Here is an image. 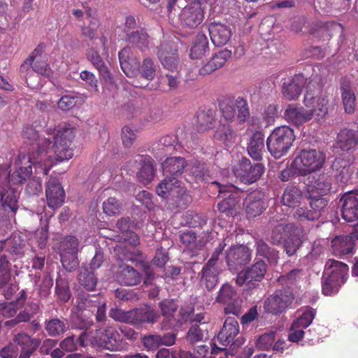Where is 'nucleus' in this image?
<instances>
[{"instance_id":"nucleus-1","label":"nucleus","mask_w":358,"mask_h":358,"mask_svg":"<svg viewBox=\"0 0 358 358\" xmlns=\"http://www.w3.org/2000/svg\"><path fill=\"white\" fill-rule=\"evenodd\" d=\"M48 137L40 138L38 132L32 125H26L22 131V136L30 143L36 151L32 152L38 158L44 159L43 174L48 175L52 166V161L62 162L72 158L71 147L75 137L74 128L66 125L58 129L49 127L45 131Z\"/></svg>"},{"instance_id":"nucleus-2","label":"nucleus","mask_w":358,"mask_h":358,"mask_svg":"<svg viewBox=\"0 0 358 358\" xmlns=\"http://www.w3.org/2000/svg\"><path fill=\"white\" fill-rule=\"evenodd\" d=\"M44 159L38 158L34 153L28 156L19 155L15 159L14 164L15 171L10 170L8 176V183L10 186L6 192H1V211H3V216L10 220L14 217L18 208L17 194L19 193L16 187L23 183L32 173V166H35L36 171L42 172L44 167Z\"/></svg>"},{"instance_id":"nucleus-3","label":"nucleus","mask_w":358,"mask_h":358,"mask_svg":"<svg viewBox=\"0 0 358 358\" xmlns=\"http://www.w3.org/2000/svg\"><path fill=\"white\" fill-rule=\"evenodd\" d=\"M44 159L38 158L34 153L28 156L19 155L15 159L14 164L15 171L10 170L8 176V183L10 186L6 192H1V211H3V216L10 220L14 217L18 208L17 194L19 193L16 187L23 183L32 173V166H35L36 171L42 172L44 167Z\"/></svg>"},{"instance_id":"nucleus-4","label":"nucleus","mask_w":358,"mask_h":358,"mask_svg":"<svg viewBox=\"0 0 358 358\" xmlns=\"http://www.w3.org/2000/svg\"><path fill=\"white\" fill-rule=\"evenodd\" d=\"M349 273V266L343 262L329 259L324 265V271L322 278V292L325 296L337 294L344 285Z\"/></svg>"},{"instance_id":"nucleus-5","label":"nucleus","mask_w":358,"mask_h":358,"mask_svg":"<svg viewBox=\"0 0 358 358\" xmlns=\"http://www.w3.org/2000/svg\"><path fill=\"white\" fill-rule=\"evenodd\" d=\"M326 162V155L315 148L299 150L292 162V168L297 170L298 176H306L321 169Z\"/></svg>"},{"instance_id":"nucleus-6","label":"nucleus","mask_w":358,"mask_h":358,"mask_svg":"<svg viewBox=\"0 0 358 358\" xmlns=\"http://www.w3.org/2000/svg\"><path fill=\"white\" fill-rule=\"evenodd\" d=\"M295 140L294 130L289 126L275 128L266 139L270 154L275 159L286 155Z\"/></svg>"},{"instance_id":"nucleus-7","label":"nucleus","mask_w":358,"mask_h":358,"mask_svg":"<svg viewBox=\"0 0 358 358\" xmlns=\"http://www.w3.org/2000/svg\"><path fill=\"white\" fill-rule=\"evenodd\" d=\"M322 92V84L316 76L306 83L303 102L308 110H315V115L322 117L328 112V100Z\"/></svg>"},{"instance_id":"nucleus-8","label":"nucleus","mask_w":358,"mask_h":358,"mask_svg":"<svg viewBox=\"0 0 358 358\" xmlns=\"http://www.w3.org/2000/svg\"><path fill=\"white\" fill-rule=\"evenodd\" d=\"M295 299L292 287H282L267 297L264 302V308L268 313L278 315L287 308H292Z\"/></svg>"},{"instance_id":"nucleus-9","label":"nucleus","mask_w":358,"mask_h":358,"mask_svg":"<svg viewBox=\"0 0 358 358\" xmlns=\"http://www.w3.org/2000/svg\"><path fill=\"white\" fill-rule=\"evenodd\" d=\"M90 340L93 346L112 351H118L123 348L121 335L112 327L96 329Z\"/></svg>"},{"instance_id":"nucleus-10","label":"nucleus","mask_w":358,"mask_h":358,"mask_svg":"<svg viewBox=\"0 0 358 358\" xmlns=\"http://www.w3.org/2000/svg\"><path fill=\"white\" fill-rule=\"evenodd\" d=\"M239 334V324L235 317H227L220 330L217 338L220 344L227 346L231 343L230 350L231 355L236 354L237 350L245 343V338L243 336L235 338Z\"/></svg>"},{"instance_id":"nucleus-11","label":"nucleus","mask_w":358,"mask_h":358,"mask_svg":"<svg viewBox=\"0 0 358 358\" xmlns=\"http://www.w3.org/2000/svg\"><path fill=\"white\" fill-rule=\"evenodd\" d=\"M265 170L262 164L257 163L252 164L250 160L243 157L234 166L233 172L239 180L246 185L252 184L257 181Z\"/></svg>"},{"instance_id":"nucleus-12","label":"nucleus","mask_w":358,"mask_h":358,"mask_svg":"<svg viewBox=\"0 0 358 358\" xmlns=\"http://www.w3.org/2000/svg\"><path fill=\"white\" fill-rule=\"evenodd\" d=\"M267 271V265L263 260H258L250 268L238 273L236 282L238 286L246 285L248 288H255L263 280Z\"/></svg>"},{"instance_id":"nucleus-13","label":"nucleus","mask_w":358,"mask_h":358,"mask_svg":"<svg viewBox=\"0 0 358 358\" xmlns=\"http://www.w3.org/2000/svg\"><path fill=\"white\" fill-rule=\"evenodd\" d=\"M215 301L225 305L224 308L225 315L231 314L238 316L241 313L238 293L234 287L228 282L224 283L221 286L215 297Z\"/></svg>"},{"instance_id":"nucleus-14","label":"nucleus","mask_w":358,"mask_h":358,"mask_svg":"<svg viewBox=\"0 0 358 358\" xmlns=\"http://www.w3.org/2000/svg\"><path fill=\"white\" fill-rule=\"evenodd\" d=\"M328 204V200L322 197H311L309 206H298L293 213L301 222L315 221L319 219Z\"/></svg>"},{"instance_id":"nucleus-15","label":"nucleus","mask_w":358,"mask_h":358,"mask_svg":"<svg viewBox=\"0 0 358 358\" xmlns=\"http://www.w3.org/2000/svg\"><path fill=\"white\" fill-rule=\"evenodd\" d=\"M358 146V129L343 127L336 135V148L341 155L351 156Z\"/></svg>"},{"instance_id":"nucleus-16","label":"nucleus","mask_w":358,"mask_h":358,"mask_svg":"<svg viewBox=\"0 0 358 358\" xmlns=\"http://www.w3.org/2000/svg\"><path fill=\"white\" fill-rule=\"evenodd\" d=\"M252 259L251 250L243 245L231 246L227 252L226 262L229 271L236 272Z\"/></svg>"},{"instance_id":"nucleus-17","label":"nucleus","mask_w":358,"mask_h":358,"mask_svg":"<svg viewBox=\"0 0 358 358\" xmlns=\"http://www.w3.org/2000/svg\"><path fill=\"white\" fill-rule=\"evenodd\" d=\"M343 31L342 24L334 21H315L310 24L308 32L320 41H330L335 34H341Z\"/></svg>"},{"instance_id":"nucleus-18","label":"nucleus","mask_w":358,"mask_h":358,"mask_svg":"<svg viewBox=\"0 0 358 358\" xmlns=\"http://www.w3.org/2000/svg\"><path fill=\"white\" fill-rule=\"evenodd\" d=\"M65 192L57 178L50 176L45 182V196L48 206L51 209L61 207L65 199Z\"/></svg>"},{"instance_id":"nucleus-19","label":"nucleus","mask_w":358,"mask_h":358,"mask_svg":"<svg viewBox=\"0 0 358 358\" xmlns=\"http://www.w3.org/2000/svg\"><path fill=\"white\" fill-rule=\"evenodd\" d=\"M204 7L196 5H187L182 9L179 15L182 27L193 29L201 24L204 19Z\"/></svg>"},{"instance_id":"nucleus-20","label":"nucleus","mask_w":358,"mask_h":358,"mask_svg":"<svg viewBox=\"0 0 358 358\" xmlns=\"http://www.w3.org/2000/svg\"><path fill=\"white\" fill-rule=\"evenodd\" d=\"M264 193L261 191H253L248 194L244 199L243 206L248 218L259 216L267 208Z\"/></svg>"},{"instance_id":"nucleus-21","label":"nucleus","mask_w":358,"mask_h":358,"mask_svg":"<svg viewBox=\"0 0 358 358\" xmlns=\"http://www.w3.org/2000/svg\"><path fill=\"white\" fill-rule=\"evenodd\" d=\"M177 334L168 332L163 335L159 334H150L141 338V343L147 351H155L161 346H172L176 343Z\"/></svg>"},{"instance_id":"nucleus-22","label":"nucleus","mask_w":358,"mask_h":358,"mask_svg":"<svg viewBox=\"0 0 358 358\" xmlns=\"http://www.w3.org/2000/svg\"><path fill=\"white\" fill-rule=\"evenodd\" d=\"M159 318V314L157 310L149 306H144L138 308L129 310V323L133 325H141L143 324H153Z\"/></svg>"},{"instance_id":"nucleus-23","label":"nucleus","mask_w":358,"mask_h":358,"mask_svg":"<svg viewBox=\"0 0 358 358\" xmlns=\"http://www.w3.org/2000/svg\"><path fill=\"white\" fill-rule=\"evenodd\" d=\"M210 40L217 47L226 45L231 37V27L224 23L213 22L208 27Z\"/></svg>"},{"instance_id":"nucleus-24","label":"nucleus","mask_w":358,"mask_h":358,"mask_svg":"<svg viewBox=\"0 0 358 358\" xmlns=\"http://www.w3.org/2000/svg\"><path fill=\"white\" fill-rule=\"evenodd\" d=\"M341 217L348 222L358 221V198L353 192L345 193L341 199Z\"/></svg>"},{"instance_id":"nucleus-25","label":"nucleus","mask_w":358,"mask_h":358,"mask_svg":"<svg viewBox=\"0 0 358 358\" xmlns=\"http://www.w3.org/2000/svg\"><path fill=\"white\" fill-rule=\"evenodd\" d=\"M231 57V51L228 49L215 52L210 59L199 70L201 76L209 75L213 71L223 67Z\"/></svg>"},{"instance_id":"nucleus-26","label":"nucleus","mask_w":358,"mask_h":358,"mask_svg":"<svg viewBox=\"0 0 358 358\" xmlns=\"http://www.w3.org/2000/svg\"><path fill=\"white\" fill-rule=\"evenodd\" d=\"M174 189L171 196H167L166 203L169 208L176 211L186 209L192 201L189 192L183 187Z\"/></svg>"},{"instance_id":"nucleus-27","label":"nucleus","mask_w":358,"mask_h":358,"mask_svg":"<svg viewBox=\"0 0 358 358\" xmlns=\"http://www.w3.org/2000/svg\"><path fill=\"white\" fill-rule=\"evenodd\" d=\"M315 110H305L303 107H298L294 104H289L285 111L286 119L295 124L300 126L310 121L315 115Z\"/></svg>"},{"instance_id":"nucleus-28","label":"nucleus","mask_w":358,"mask_h":358,"mask_svg":"<svg viewBox=\"0 0 358 358\" xmlns=\"http://www.w3.org/2000/svg\"><path fill=\"white\" fill-rule=\"evenodd\" d=\"M131 53L130 48L125 47L118 52V57L122 71L127 77L134 78L138 74L139 62L130 57Z\"/></svg>"},{"instance_id":"nucleus-29","label":"nucleus","mask_w":358,"mask_h":358,"mask_svg":"<svg viewBox=\"0 0 358 358\" xmlns=\"http://www.w3.org/2000/svg\"><path fill=\"white\" fill-rule=\"evenodd\" d=\"M331 243L332 253L335 256L343 257L354 252L355 241L352 236H337L332 239Z\"/></svg>"},{"instance_id":"nucleus-30","label":"nucleus","mask_w":358,"mask_h":358,"mask_svg":"<svg viewBox=\"0 0 358 358\" xmlns=\"http://www.w3.org/2000/svg\"><path fill=\"white\" fill-rule=\"evenodd\" d=\"M304 84V78L300 75H296L282 84V93L284 97L289 101L296 100L301 94Z\"/></svg>"},{"instance_id":"nucleus-31","label":"nucleus","mask_w":358,"mask_h":358,"mask_svg":"<svg viewBox=\"0 0 358 358\" xmlns=\"http://www.w3.org/2000/svg\"><path fill=\"white\" fill-rule=\"evenodd\" d=\"M117 278L120 284L134 286L141 282L142 276L133 266L122 264L118 267Z\"/></svg>"},{"instance_id":"nucleus-32","label":"nucleus","mask_w":358,"mask_h":358,"mask_svg":"<svg viewBox=\"0 0 358 358\" xmlns=\"http://www.w3.org/2000/svg\"><path fill=\"white\" fill-rule=\"evenodd\" d=\"M187 166V161L184 157H168L162 163L163 174L164 177H176L181 176Z\"/></svg>"},{"instance_id":"nucleus-33","label":"nucleus","mask_w":358,"mask_h":358,"mask_svg":"<svg viewBox=\"0 0 358 358\" xmlns=\"http://www.w3.org/2000/svg\"><path fill=\"white\" fill-rule=\"evenodd\" d=\"M13 341L15 344L21 346L19 358H29L39 345L38 340L32 338L24 333L15 335Z\"/></svg>"},{"instance_id":"nucleus-34","label":"nucleus","mask_w":358,"mask_h":358,"mask_svg":"<svg viewBox=\"0 0 358 358\" xmlns=\"http://www.w3.org/2000/svg\"><path fill=\"white\" fill-rule=\"evenodd\" d=\"M124 40L127 43L142 52L148 51L152 45L150 36L143 29L129 33L128 37L124 38Z\"/></svg>"},{"instance_id":"nucleus-35","label":"nucleus","mask_w":358,"mask_h":358,"mask_svg":"<svg viewBox=\"0 0 358 358\" xmlns=\"http://www.w3.org/2000/svg\"><path fill=\"white\" fill-rule=\"evenodd\" d=\"M340 91L345 111L349 114L354 113L356 99L350 79L345 77L341 78Z\"/></svg>"},{"instance_id":"nucleus-36","label":"nucleus","mask_w":358,"mask_h":358,"mask_svg":"<svg viewBox=\"0 0 358 358\" xmlns=\"http://www.w3.org/2000/svg\"><path fill=\"white\" fill-rule=\"evenodd\" d=\"M303 243V234L301 229L296 228L281 244L285 254L289 257L296 255Z\"/></svg>"},{"instance_id":"nucleus-37","label":"nucleus","mask_w":358,"mask_h":358,"mask_svg":"<svg viewBox=\"0 0 358 358\" xmlns=\"http://www.w3.org/2000/svg\"><path fill=\"white\" fill-rule=\"evenodd\" d=\"M136 161L141 165V168L136 174L138 180L144 185L150 183L155 175L153 159L150 156H139Z\"/></svg>"},{"instance_id":"nucleus-38","label":"nucleus","mask_w":358,"mask_h":358,"mask_svg":"<svg viewBox=\"0 0 358 358\" xmlns=\"http://www.w3.org/2000/svg\"><path fill=\"white\" fill-rule=\"evenodd\" d=\"M250 157L255 161H261L264 152V136L261 131H256L251 136L247 146Z\"/></svg>"},{"instance_id":"nucleus-39","label":"nucleus","mask_w":358,"mask_h":358,"mask_svg":"<svg viewBox=\"0 0 358 358\" xmlns=\"http://www.w3.org/2000/svg\"><path fill=\"white\" fill-rule=\"evenodd\" d=\"M297 227L292 224L279 223L274 226L269 236V242L272 245H281L284 241L292 233Z\"/></svg>"},{"instance_id":"nucleus-40","label":"nucleus","mask_w":358,"mask_h":358,"mask_svg":"<svg viewBox=\"0 0 358 358\" xmlns=\"http://www.w3.org/2000/svg\"><path fill=\"white\" fill-rule=\"evenodd\" d=\"M94 325L92 318L86 317L83 314L73 317L71 326L73 329L82 330V333L78 337L80 346H85L87 337V331Z\"/></svg>"},{"instance_id":"nucleus-41","label":"nucleus","mask_w":358,"mask_h":358,"mask_svg":"<svg viewBox=\"0 0 358 358\" xmlns=\"http://www.w3.org/2000/svg\"><path fill=\"white\" fill-rule=\"evenodd\" d=\"M210 51L208 40L203 33H199L194 38L189 56L192 59H201Z\"/></svg>"},{"instance_id":"nucleus-42","label":"nucleus","mask_w":358,"mask_h":358,"mask_svg":"<svg viewBox=\"0 0 358 358\" xmlns=\"http://www.w3.org/2000/svg\"><path fill=\"white\" fill-rule=\"evenodd\" d=\"M255 247L257 255L266 258L270 264L278 263L279 251L270 246L263 238H255Z\"/></svg>"},{"instance_id":"nucleus-43","label":"nucleus","mask_w":358,"mask_h":358,"mask_svg":"<svg viewBox=\"0 0 358 358\" xmlns=\"http://www.w3.org/2000/svg\"><path fill=\"white\" fill-rule=\"evenodd\" d=\"M215 139L227 147L232 146L236 141L237 134L230 124L220 122L214 134Z\"/></svg>"},{"instance_id":"nucleus-44","label":"nucleus","mask_w":358,"mask_h":358,"mask_svg":"<svg viewBox=\"0 0 358 358\" xmlns=\"http://www.w3.org/2000/svg\"><path fill=\"white\" fill-rule=\"evenodd\" d=\"M78 300L79 301V304L83 303L82 306L83 307L88 306L91 303H95L94 306L96 307V313L95 315L96 322L101 323L106 320V303L99 301L97 296L83 293L78 295Z\"/></svg>"},{"instance_id":"nucleus-45","label":"nucleus","mask_w":358,"mask_h":358,"mask_svg":"<svg viewBox=\"0 0 358 358\" xmlns=\"http://www.w3.org/2000/svg\"><path fill=\"white\" fill-rule=\"evenodd\" d=\"M302 195V191L296 185H289L284 190L282 202L288 207H296L301 202Z\"/></svg>"},{"instance_id":"nucleus-46","label":"nucleus","mask_w":358,"mask_h":358,"mask_svg":"<svg viewBox=\"0 0 358 358\" xmlns=\"http://www.w3.org/2000/svg\"><path fill=\"white\" fill-rule=\"evenodd\" d=\"M222 270L214 268H202L199 275L200 282L208 291L213 290L219 281V276Z\"/></svg>"},{"instance_id":"nucleus-47","label":"nucleus","mask_w":358,"mask_h":358,"mask_svg":"<svg viewBox=\"0 0 358 358\" xmlns=\"http://www.w3.org/2000/svg\"><path fill=\"white\" fill-rule=\"evenodd\" d=\"M222 117L220 122L223 120L230 124L235 120L236 110L234 107V97L230 96L224 99L219 104Z\"/></svg>"},{"instance_id":"nucleus-48","label":"nucleus","mask_w":358,"mask_h":358,"mask_svg":"<svg viewBox=\"0 0 358 358\" xmlns=\"http://www.w3.org/2000/svg\"><path fill=\"white\" fill-rule=\"evenodd\" d=\"M182 187L180 181L176 177H164L157 187L156 192L159 196L167 199V196H171L174 189Z\"/></svg>"},{"instance_id":"nucleus-49","label":"nucleus","mask_w":358,"mask_h":358,"mask_svg":"<svg viewBox=\"0 0 358 358\" xmlns=\"http://www.w3.org/2000/svg\"><path fill=\"white\" fill-rule=\"evenodd\" d=\"M215 120V113L213 110L200 111L196 117V129L198 131H205L212 129Z\"/></svg>"},{"instance_id":"nucleus-50","label":"nucleus","mask_w":358,"mask_h":358,"mask_svg":"<svg viewBox=\"0 0 358 358\" xmlns=\"http://www.w3.org/2000/svg\"><path fill=\"white\" fill-rule=\"evenodd\" d=\"M333 178L331 175L322 173L318 175L313 183V187L321 195L327 194L331 188Z\"/></svg>"},{"instance_id":"nucleus-51","label":"nucleus","mask_w":358,"mask_h":358,"mask_svg":"<svg viewBox=\"0 0 358 358\" xmlns=\"http://www.w3.org/2000/svg\"><path fill=\"white\" fill-rule=\"evenodd\" d=\"M66 329L64 321L59 318H52L45 322V329L51 337L62 335L66 331Z\"/></svg>"},{"instance_id":"nucleus-52","label":"nucleus","mask_w":358,"mask_h":358,"mask_svg":"<svg viewBox=\"0 0 358 358\" xmlns=\"http://www.w3.org/2000/svg\"><path fill=\"white\" fill-rule=\"evenodd\" d=\"M55 294L57 299L60 301L66 303L69 301L71 294L69 288V283L66 278L58 275L56 279Z\"/></svg>"},{"instance_id":"nucleus-53","label":"nucleus","mask_w":358,"mask_h":358,"mask_svg":"<svg viewBox=\"0 0 358 358\" xmlns=\"http://www.w3.org/2000/svg\"><path fill=\"white\" fill-rule=\"evenodd\" d=\"M315 315V309L310 306L305 307L301 315L292 322L294 328H307L312 323Z\"/></svg>"},{"instance_id":"nucleus-54","label":"nucleus","mask_w":358,"mask_h":358,"mask_svg":"<svg viewBox=\"0 0 358 358\" xmlns=\"http://www.w3.org/2000/svg\"><path fill=\"white\" fill-rule=\"evenodd\" d=\"M302 278V270L299 268H294L286 274L280 275L277 282L282 287H291Z\"/></svg>"},{"instance_id":"nucleus-55","label":"nucleus","mask_w":358,"mask_h":358,"mask_svg":"<svg viewBox=\"0 0 358 358\" xmlns=\"http://www.w3.org/2000/svg\"><path fill=\"white\" fill-rule=\"evenodd\" d=\"M78 282L86 290L92 291L95 289L97 283V278L93 271L83 269L78 275Z\"/></svg>"},{"instance_id":"nucleus-56","label":"nucleus","mask_w":358,"mask_h":358,"mask_svg":"<svg viewBox=\"0 0 358 358\" xmlns=\"http://www.w3.org/2000/svg\"><path fill=\"white\" fill-rule=\"evenodd\" d=\"M234 107L237 109L236 117L239 123L245 122L250 117V109L248 101L242 96L234 99Z\"/></svg>"},{"instance_id":"nucleus-57","label":"nucleus","mask_w":358,"mask_h":358,"mask_svg":"<svg viewBox=\"0 0 358 358\" xmlns=\"http://www.w3.org/2000/svg\"><path fill=\"white\" fill-rule=\"evenodd\" d=\"M157 57L161 60V56L171 57L178 55L177 44L171 40H164L161 42L160 45L157 47Z\"/></svg>"},{"instance_id":"nucleus-58","label":"nucleus","mask_w":358,"mask_h":358,"mask_svg":"<svg viewBox=\"0 0 358 358\" xmlns=\"http://www.w3.org/2000/svg\"><path fill=\"white\" fill-rule=\"evenodd\" d=\"M60 257L63 267L69 272L75 271L79 266L78 253L61 252Z\"/></svg>"},{"instance_id":"nucleus-59","label":"nucleus","mask_w":358,"mask_h":358,"mask_svg":"<svg viewBox=\"0 0 358 358\" xmlns=\"http://www.w3.org/2000/svg\"><path fill=\"white\" fill-rule=\"evenodd\" d=\"M138 73L147 80H152L155 77L156 66L150 58L143 59L141 66L139 65Z\"/></svg>"},{"instance_id":"nucleus-60","label":"nucleus","mask_w":358,"mask_h":358,"mask_svg":"<svg viewBox=\"0 0 358 358\" xmlns=\"http://www.w3.org/2000/svg\"><path fill=\"white\" fill-rule=\"evenodd\" d=\"M122 208V203L115 197H109L102 204V209L108 216L118 214Z\"/></svg>"},{"instance_id":"nucleus-61","label":"nucleus","mask_w":358,"mask_h":358,"mask_svg":"<svg viewBox=\"0 0 358 358\" xmlns=\"http://www.w3.org/2000/svg\"><path fill=\"white\" fill-rule=\"evenodd\" d=\"M45 44L44 43H39L37 47L33 50L27 59H26L20 66L22 71H27L35 59H42L43 55L45 52Z\"/></svg>"},{"instance_id":"nucleus-62","label":"nucleus","mask_w":358,"mask_h":358,"mask_svg":"<svg viewBox=\"0 0 358 358\" xmlns=\"http://www.w3.org/2000/svg\"><path fill=\"white\" fill-rule=\"evenodd\" d=\"M180 242L185 246V248L190 250L192 252V256L196 255V251L194 250V247H196V234L192 231H186L182 232L180 235Z\"/></svg>"},{"instance_id":"nucleus-63","label":"nucleus","mask_w":358,"mask_h":358,"mask_svg":"<svg viewBox=\"0 0 358 358\" xmlns=\"http://www.w3.org/2000/svg\"><path fill=\"white\" fill-rule=\"evenodd\" d=\"M161 314L164 317H174L178 309V306L173 299H164L159 303Z\"/></svg>"},{"instance_id":"nucleus-64","label":"nucleus","mask_w":358,"mask_h":358,"mask_svg":"<svg viewBox=\"0 0 358 358\" xmlns=\"http://www.w3.org/2000/svg\"><path fill=\"white\" fill-rule=\"evenodd\" d=\"M275 339V334L273 331L266 333L259 336L256 342V346L261 350H268L271 346Z\"/></svg>"}]
</instances>
